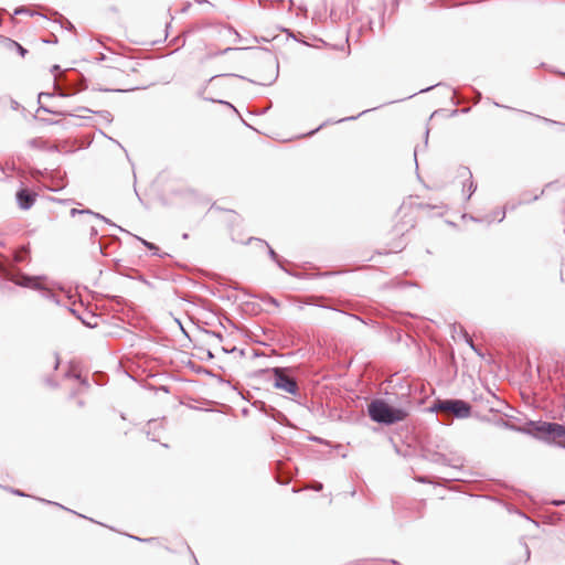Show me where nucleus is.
<instances>
[{"label":"nucleus","mask_w":565,"mask_h":565,"mask_svg":"<svg viewBox=\"0 0 565 565\" xmlns=\"http://www.w3.org/2000/svg\"><path fill=\"white\" fill-rule=\"evenodd\" d=\"M369 415L376 423L391 425L404 420L407 417V412L391 406L382 399H375L369 405Z\"/></svg>","instance_id":"obj_1"},{"label":"nucleus","mask_w":565,"mask_h":565,"mask_svg":"<svg viewBox=\"0 0 565 565\" xmlns=\"http://www.w3.org/2000/svg\"><path fill=\"white\" fill-rule=\"evenodd\" d=\"M433 409L458 418H467L471 414V406L461 399H438L435 402Z\"/></svg>","instance_id":"obj_2"},{"label":"nucleus","mask_w":565,"mask_h":565,"mask_svg":"<svg viewBox=\"0 0 565 565\" xmlns=\"http://www.w3.org/2000/svg\"><path fill=\"white\" fill-rule=\"evenodd\" d=\"M540 433L546 440L565 446V427L555 423H541L536 426Z\"/></svg>","instance_id":"obj_3"},{"label":"nucleus","mask_w":565,"mask_h":565,"mask_svg":"<svg viewBox=\"0 0 565 565\" xmlns=\"http://www.w3.org/2000/svg\"><path fill=\"white\" fill-rule=\"evenodd\" d=\"M275 387L289 394H296L298 390L296 381L279 370L275 372Z\"/></svg>","instance_id":"obj_4"},{"label":"nucleus","mask_w":565,"mask_h":565,"mask_svg":"<svg viewBox=\"0 0 565 565\" xmlns=\"http://www.w3.org/2000/svg\"><path fill=\"white\" fill-rule=\"evenodd\" d=\"M17 202L20 209L29 210L35 202L38 194L29 189H21L17 192Z\"/></svg>","instance_id":"obj_5"},{"label":"nucleus","mask_w":565,"mask_h":565,"mask_svg":"<svg viewBox=\"0 0 565 565\" xmlns=\"http://www.w3.org/2000/svg\"><path fill=\"white\" fill-rule=\"evenodd\" d=\"M44 185L52 191H57L64 188L65 183L63 178H57L56 180H52V183L44 182Z\"/></svg>","instance_id":"obj_6"},{"label":"nucleus","mask_w":565,"mask_h":565,"mask_svg":"<svg viewBox=\"0 0 565 565\" xmlns=\"http://www.w3.org/2000/svg\"><path fill=\"white\" fill-rule=\"evenodd\" d=\"M20 285L26 286V287H32V288L39 287V282L33 278H23L22 281L20 282Z\"/></svg>","instance_id":"obj_7"},{"label":"nucleus","mask_w":565,"mask_h":565,"mask_svg":"<svg viewBox=\"0 0 565 565\" xmlns=\"http://www.w3.org/2000/svg\"><path fill=\"white\" fill-rule=\"evenodd\" d=\"M31 145L33 147H42V145H44V141L42 139H34L31 141Z\"/></svg>","instance_id":"obj_8"},{"label":"nucleus","mask_w":565,"mask_h":565,"mask_svg":"<svg viewBox=\"0 0 565 565\" xmlns=\"http://www.w3.org/2000/svg\"><path fill=\"white\" fill-rule=\"evenodd\" d=\"M84 212H85V211H77L76 209H73V210L71 211V214H72V215H75L76 213H84Z\"/></svg>","instance_id":"obj_9"},{"label":"nucleus","mask_w":565,"mask_h":565,"mask_svg":"<svg viewBox=\"0 0 565 565\" xmlns=\"http://www.w3.org/2000/svg\"><path fill=\"white\" fill-rule=\"evenodd\" d=\"M43 97H50V95H47V94H40V96H39L40 103H42V98Z\"/></svg>","instance_id":"obj_10"},{"label":"nucleus","mask_w":565,"mask_h":565,"mask_svg":"<svg viewBox=\"0 0 565 565\" xmlns=\"http://www.w3.org/2000/svg\"><path fill=\"white\" fill-rule=\"evenodd\" d=\"M19 52H21V54L23 55L25 53V50L19 45Z\"/></svg>","instance_id":"obj_11"}]
</instances>
